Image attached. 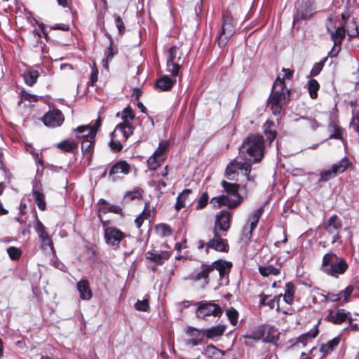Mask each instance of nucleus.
Here are the masks:
<instances>
[{"mask_svg": "<svg viewBox=\"0 0 359 359\" xmlns=\"http://www.w3.org/2000/svg\"><path fill=\"white\" fill-rule=\"evenodd\" d=\"M135 308L137 311H148L150 309L148 299L137 300L135 304Z\"/></svg>", "mask_w": 359, "mask_h": 359, "instance_id": "13d9d810", "label": "nucleus"}, {"mask_svg": "<svg viewBox=\"0 0 359 359\" xmlns=\"http://www.w3.org/2000/svg\"><path fill=\"white\" fill-rule=\"evenodd\" d=\"M130 172V165L125 160L116 161L111 168L109 176L111 177L116 174L128 175Z\"/></svg>", "mask_w": 359, "mask_h": 359, "instance_id": "4be33fe9", "label": "nucleus"}, {"mask_svg": "<svg viewBox=\"0 0 359 359\" xmlns=\"http://www.w3.org/2000/svg\"><path fill=\"white\" fill-rule=\"evenodd\" d=\"M214 238L210 239L207 243V250L210 248L214 249L217 252H227L229 249L227 241L222 238L219 232H213Z\"/></svg>", "mask_w": 359, "mask_h": 359, "instance_id": "dca6fc26", "label": "nucleus"}, {"mask_svg": "<svg viewBox=\"0 0 359 359\" xmlns=\"http://www.w3.org/2000/svg\"><path fill=\"white\" fill-rule=\"evenodd\" d=\"M57 148L65 153H72L77 149L78 144L74 142H70L68 140H64L57 144Z\"/></svg>", "mask_w": 359, "mask_h": 359, "instance_id": "37998d69", "label": "nucleus"}, {"mask_svg": "<svg viewBox=\"0 0 359 359\" xmlns=\"http://www.w3.org/2000/svg\"><path fill=\"white\" fill-rule=\"evenodd\" d=\"M342 227V222L337 215H332L323 223V228L326 232L332 236V244L337 242L341 243L339 231Z\"/></svg>", "mask_w": 359, "mask_h": 359, "instance_id": "6e6552de", "label": "nucleus"}, {"mask_svg": "<svg viewBox=\"0 0 359 359\" xmlns=\"http://www.w3.org/2000/svg\"><path fill=\"white\" fill-rule=\"evenodd\" d=\"M320 324V321L314 326L313 328L310 330L309 332L300 335L296 339V341L294 343V345L301 343L303 346H306L308 343V341L311 339L316 338L319 334L318 325Z\"/></svg>", "mask_w": 359, "mask_h": 359, "instance_id": "bb28decb", "label": "nucleus"}, {"mask_svg": "<svg viewBox=\"0 0 359 359\" xmlns=\"http://www.w3.org/2000/svg\"><path fill=\"white\" fill-rule=\"evenodd\" d=\"M340 342V337H336L320 346V351L325 355L330 353Z\"/></svg>", "mask_w": 359, "mask_h": 359, "instance_id": "e433bc0d", "label": "nucleus"}, {"mask_svg": "<svg viewBox=\"0 0 359 359\" xmlns=\"http://www.w3.org/2000/svg\"><path fill=\"white\" fill-rule=\"evenodd\" d=\"M278 340H279L278 334L272 335V336L268 334L266 337L264 336L263 337L262 341L265 342V343L272 344L277 346V343H278Z\"/></svg>", "mask_w": 359, "mask_h": 359, "instance_id": "052dcab7", "label": "nucleus"}, {"mask_svg": "<svg viewBox=\"0 0 359 359\" xmlns=\"http://www.w3.org/2000/svg\"><path fill=\"white\" fill-rule=\"evenodd\" d=\"M35 230H36V233H38L39 238L46 237L47 236H49V234L46 231V226L39 219V218L37 217H36Z\"/></svg>", "mask_w": 359, "mask_h": 359, "instance_id": "4d7b16f0", "label": "nucleus"}, {"mask_svg": "<svg viewBox=\"0 0 359 359\" xmlns=\"http://www.w3.org/2000/svg\"><path fill=\"white\" fill-rule=\"evenodd\" d=\"M226 326L224 325H217L207 329L205 332V336L208 339H213L215 337H221L224 334Z\"/></svg>", "mask_w": 359, "mask_h": 359, "instance_id": "72a5a7b5", "label": "nucleus"}, {"mask_svg": "<svg viewBox=\"0 0 359 359\" xmlns=\"http://www.w3.org/2000/svg\"><path fill=\"white\" fill-rule=\"evenodd\" d=\"M294 295V286L292 282H288L285 285V292L284 294V300L286 303L292 304Z\"/></svg>", "mask_w": 359, "mask_h": 359, "instance_id": "09e8293b", "label": "nucleus"}, {"mask_svg": "<svg viewBox=\"0 0 359 359\" xmlns=\"http://www.w3.org/2000/svg\"><path fill=\"white\" fill-rule=\"evenodd\" d=\"M265 335V330L262 327H257L255 328L250 334L245 335L244 338L246 339H252L258 341L263 339Z\"/></svg>", "mask_w": 359, "mask_h": 359, "instance_id": "49530a36", "label": "nucleus"}, {"mask_svg": "<svg viewBox=\"0 0 359 359\" xmlns=\"http://www.w3.org/2000/svg\"><path fill=\"white\" fill-rule=\"evenodd\" d=\"M76 285L81 299L88 300L92 297L93 294L88 280H81L77 283Z\"/></svg>", "mask_w": 359, "mask_h": 359, "instance_id": "cd10ccee", "label": "nucleus"}, {"mask_svg": "<svg viewBox=\"0 0 359 359\" xmlns=\"http://www.w3.org/2000/svg\"><path fill=\"white\" fill-rule=\"evenodd\" d=\"M97 77H98V70L97 68L94 67L92 69L88 84L93 86L95 84V83L97 81Z\"/></svg>", "mask_w": 359, "mask_h": 359, "instance_id": "0e129e2a", "label": "nucleus"}, {"mask_svg": "<svg viewBox=\"0 0 359 359\" xmlns=\"http://www.w3.org/2000/svg\"><path fill=\"white\" fill-rule=\"evenodd\" d=\"M102 125V119L100 116H98L93 125L86 124L79 126L78 127L73 128L72 132L74 133H83L88 132L90 137L92 139H96L97 131Z\"/></svg>", "mask_w": 359, "mask_h": 359, "instance_id": "a211bd4d", "label": "nucleus"}, {"mask_svg": "<svg viewBox=\"0 0 359 359\" xmlns=\"http://www.w3.org/2000/svg\"><path fill=\"white\" fill-rule=\"evenodd\" d=\"M226 314L229 320L230 321V323L232 325L236 326L238 323V319L239 316L238 311L233 307H231L230 309H226Z\"/></svg>", "mask_w": 359, "mask_h": 359, "instance_id": "603ef678", "label": "nucleus"}, {"mask_svg": "<svg viewBox=\"0 0 359 359\" xmlns=\"http://www.w3.org/2000/svg\"><path fill=\"white\" fill-rule=\"evenodd\" d=\"M7 253L10 259L14 261L18 260L22 255L21 250L19 248L14 246L9 247L7 249Z\"/></svg>", "mask_w": 359, "mask_h": 359, "instance_id": "6e6d98bb", "label": "nucleus"}, {"mask_svg": "<svg viewBox=\"0 0 359 359\" xmlns=\"http://www.w3.org/2000/svg\"><path fill=\"white\" fill-rule=\"evenodd\" d=\"M327 60V57H325L319 62L315 63L314 65L313 66V68L311 69V70L310 72L309 76L311 77L318 76L322 71Z\"/></svg>", "mask_w": 359, "mask_h": 359, "instance_id": "864d4df0", "label": "nucleus"}, {"mask_svg": "<svg viewBox=\"0 0 359 359\" xmlns=\"http://www.w3.org/2000/svg\"><path fill=\"white\" fill-rule=\"evenodd\" d=\"M327 32L331 34V39L334 42V46H341L346 36V30L343 26L338 27L335 31H331L327 26Z\"/></svg>", "mask_w": 359, "mask_h": 359, "instance_id": "c85d7f7f", "label": "nucleus"}, {"mask_svg": "<svg viewBox=\"0 0 359 359\" xmlns=\"http://www.w3.org/2000/svg\"><path fill=\"white\" fill-rule=\"evenodd\" d=\"M212 271L216 269L219 271L220 277H224L226 273V269L230 270L233 264L230 262H226L222 259L215 261L211 265Z\"/></svg>", "mask_w": 359, "mask_h": 359, "instance_id": "7c9ffc66", "label": "nucleus"}, {"mask_svg": "<svg viewBox=\"0 0 359 359\" xmlns=\"http://www.w3.org/2000/svg\"><path fill=\"white\" fill-rule=\"evenodd\" d=\"M109 44L107 50L104 52V58L102 61V64L104 68L108 69L109 64L112 61L114 57L118 54V49L116 45L114 43L111 36L109 35Z\"/></svg>", "mask_w": 359, "mask_h": 359, "instance_id": "6ab92c4d", "label": "nucleus"}, {"mask_svg": "<svg viewBox=\"0 0 359 359\" xmlns=\"http://www.w3.org/2000/svg\"><path fill=\"white\" fill-rule=\"evenodd\" d=\"M155 229L161 237H168L172 234V228L165 223L157 224Z\"/></svg>", "mask_w": 359, "mask_h": 359, "instance_id": "8fccbe9b", "label": "nucleus"}, {"mask_svg": "<svg viewBox=\"0 0 359 359\" xmlns=\"http://www.w3.org/2000/svg\"><path fill=\"white\" fill-rule=\"evenodd\" d=\"M40 239L41 241V245L43 248H46L47 246H49L50 248L53 247V243L50 236L40 238Z\"/></svg>", "mask_w": 359, "mask_h": 359, "instance_id": "774afa93", "label": "nucleus"}, {"mask_svg": "<svg viewBox=\"0 0 359 359\" xmlns=\"http://www.w3.org/2000/svg\"><path fill=\"white\" fill-rule=\"evenodd\" d=\"M259 271L260 274L264 277H267L270 275L277 276L280 273V269L276 268L272 265H269L266 266H259Z\"/></svg>", "mask_w": 359, "mask_h": 359, "instance_id": "de8ad7c7", "label": "nucleus"}, {"mask_svg": "<svg viewBox=\"0 0 359 359\" xmlns=\"http://www.w3.org/2000/svg\"><path fill=\"white\" fill-rule=\"evenodd\" d=\"M195 304L197 306L196 315L198 318L203 319L210 316L220 317L222 315V308L212 302L203 300L196 302Z\"/></svg>", "mask_w": 359, "mask_h": 359, "instance_id": "423d86ee", "label": "nucleus"}, {"mask_svg": "<svg viewBox=\"0 0 359 359\" xmlns=\"http://www.w3.org/2000/svg\"><path fill=\"white\" fill-rule=\"evenodd\" d=\"M264 133L266 136L267 140L271 142H273L276 136L277 133L275 130V124L271 121H266L264 125Z\"/></svg>", "mask_w": 359, "mask_h": 359, "instance_id": "79ce46f5", "label": "nucleus"}, {"mask_svg": "<svg viewBox=\"0 0 359 359\" xmlns=\"http://www.w3.org/2000/svg\"><path fill=\"white\" fill-rule=\"evenodd\" d=\"M170 253L168 251H163L161 253H154L149 251L146 254V259L154 262L156 265H163L165 260L170 257Z\"/></svg>", "mask_w": 359, "mask_h": 359, "instance_id": "a878e982", "label": "nucleus"}, {"mask_svg": "<svg viewBox=\"0 0 359 359\" xmlns=\"http://www.w3.org/2000/svg\"><path fill=\"white\" fill-rule=\"evenodd\" d=\"M264 207L262 206L259 208L257 209L252 213V215L250 216V230H249L250 236H252L253 231L257 227V224L259 221V219L264 213Z\"/></svg>", "mask_w": 359, "mask_h": 359, "instance_id": "a19ab883", "label": "nucleus"}, {"mask_svg": "<svg viewBox=\"0 0 359 359\" xmlns=\"http://www.w3.org/2000/svg\"><path fill=\"white\" fill-rule=\"evenodd\" d=\"M116 130L111 133V140L109 142V147L114 153L121 152L123 149V145L120 140L116 139Z\"/></svg>", "mask_w": 359, "mask_h": 359, "instance_id": "c03bdc74", "label": "nucleus"}, {"mask_svg": "<svg viewBox=\"0 0 359 359\" xmlns=\"http://www.w3.org/2000/svg\"><path fill=\"white\" fill-rule=\"evenodd\" d=\"M212 271V266L210 265L203 264L201 266V271L199 272H194L190 275V279L194 281L203 280L206 284L209 283V274Z\"/></svg>", "mask_w": 359, "mask_h": 359, "instance_id": "393cba45", "label": "nucleus"}, {"mask_svg": "<svg viewBox=\"0 0 359 359\" xmlns=\"http://www.w3.org/2000/svg\"><path fill=\"white\" fill-rule=\"evenodd\" d=\"M324 298L326 302L339 303V298L338 296L337 295V293L327 292V294L325 295Z\"/></svg>", "mask_w": 359, "mask_h": 359, "instance_id": "338daca9", "label": "nucleus"}, {"mask_svg": "<svg viewBox=\"0 0 359 359\" xmlns=\"http://www.w3.org/2000/svg\"><path fill=\"white\" fill-rule=\"evenodd\" d=\"M181 46H171V49L172 50L174 54L176 55V58H177V60H179V61L181 62H182V55H183V52L180 48Z\"/></svg>", "mask_w": 359, "mask_h": 359, "instance_id": "69168bd1", "label": "nucleus"}, {"mask_svg": "<svg viewBox=\"0 0 359 359\" xmlns=\"http://www.w3.org/2000/svg\"><path fill=\"white\" fill-rule=\"evenodd\" d=\"M75 137L77 140H82L81 142V151L87 160L90 162L92 159L94 148L95 144V139L90 137L89 134L80 135V133H75Z\"/></svg>", "mask_w": 359, "mask_h": 359, "instance_id": "f8f14e48", "label": "nucleus"}, {"mask_svg": "<svg viewBox=\"0 0 359 359\" xmlns=\"http://www.w3.org/2000/svg\"><path fill=\"white\" fill-rule=\"evenodd\" d=\"M32 196L39 209L45 211L46 210V203L44 194L38 189H33Z\"/></svg>", "mask_w": 359, "mask_h": 359, "instance_id": "c9c22d12", "label": "nucleus"}, {"mask_svg": "<svg viewBox=\"0 0 359 359\" xmlns=\"http://www.w3.org/2000/svg\"><path fill=\"white\" fill-rule=\"evenodd\" d=\"M232 214L226 210H221L215 217L213 232H226L231 226Z\"/></svg>", "mask_w": 359, "mask_h": 359, "instance_id": "9b49d317", "label": "nucleus"}, {"mask_svg": "<svg viewBox=\"0 0 359 359\" xmlns=\"http://www.w3.org/2000/svg\"><path fill=\"white\" fill-rule=\"evenodd\" d=\"M193 192L191 189H184L177 197L175 208L176 210L179 211L184 208L186 205V201L188 196Z\"/></svg>", "mask_w": 359, "mask_h": 359, "instance_id": "4c0bfd02", "label": "nucleus"}, {"mask_svg": "<svg viewBox=\"0 0 359 359\" xmlns=\"http://www.w3.org/2000/svg\"><path fill=\"white\" fill-rule=\"evenodd\" d=\"M20 100L18 102V105H20L22 104V102L24 101H28L30 102H36L39 101V97L36 95L31 94L25 90H22L20 92Z\"/></svg>", "mask_w": 359, "mask_h": 359, "instance_id": "3c124183", "label": "nucleus"}, {"mask_svg": "<svg viewBox=\"0 0 359 359\" xmlns=\"http://www.w3.org/2000/svg\"><path fill=\"white\" fill-rule=\"evenodd\" d=\"M351 165L347 157L343 158L338 163L333 164L330 169L323 170L320 173L318 182H327L334 178L337 175L343 173Z\"/></svg>", "mask_w": 359, "mask_h": 359, "instance_id": "0eeeda50", "label": "nucleus"}, {"mask_svg": "<svg viewBox=\"0 0 359 359\" xmlns=\"http://www.w3.org/2000/svg\"><path fill=\"white\" fill-rule=\"evenodd\" d=\"M236 33V24L232 15L226 12L222 15V25L215 37V41L220 48H224Z\"/></svg>", "mask_w": 359, "mask_h": 359, "instance_id": "20e7f679", "label": "nucleus"}, {"mask_svg": "<svg viewBox=\"0 0 359 359\" xmlns=\"http://www.w3.org/2000/svg\"><path fill=\"white\" fill-rule=\"evenodd\" d=\"M209 195L207 191L203 192L197 201V205L196 207V210L204 209L208 203Z\"/></svg>", "mask_w": 359, "mask_h": 359, "instance_id": "5fc2aeb1", "label": "nucleus"}, {"mask_svg": "<svg viewBox=\"0 0 359 359\" xmlns=\"http://www.w3.org/2000/svg\"><path fill=\"white\" fill-rule=\"evenodd\" d=\"M316 8L313 0H307L302 3L297 9L294 16L295 20H307L316 12Z\"/></svg>", "mask_w": 359, "mask_h": 359, "instance_id": "4468645a", "label": "nucleus"}, {"mask_svg": "<svg viewBox=\"0 0 359 359\" xmlns=\"http://www.w3.org/2000/svg\"><path fill=\"white\" fill-rule=\"evenodd\" d=\"M348 314L344 309H338L336 312L330 310L325 320L334 325H341L346 321Z\"/></svg>", "mask_w": 359, "mask_h": 359, "instance_id": "aec40b11", "label": "nucleus"}, {"mask_svg": "<svg viewBox=\"0 0 359 359\" xmlns=\"http://www.w3.org/2000/svg\"><path fill=\"white\" fill-rule=\"evenodd\" d=\"M205 354L209 359H222L224 352L213 344H209L205 349Z\"/></svg>", "mask_w": 359, "mask_h": 359, "instance_id": "ea45409f", "label": "nucleus"}, {"mask_svg": "<svg viewBox=\"0 0 359 359\" xmlns=\"http://www.w3.org/2000/svg\"><path fill=\"white\" fill-rule=\"evenodd\" d=\"M241 149L253 157V163H259L264 157V140L262 135L253 134L246 138Z\"/></svg>", "mask_w": 359, "mask_h": 359, "instance_id": "7ed1b4c3", "label": "nucleus"}, {"mask_svg": "<svg viewBox=\"0 0 359 359\" xmlns=\"http://www.w3.org/2000/svg\"><path fill=\"white\" fill-rule=\"evenodd\" d=\"M168 147L169 142L168 141L160 142L158 148L147 161L149 167L151 169L156 170V168L161 166V165L165 160V158H162V156L167 151Z\"/></svg>", "mask_w": 359, "mask_h": 359, "instance_id": "9d476101", "label": "nucleus"}, {"mask_svg": "<svg viewBox=\"0 0 359 359\" xmlns=\"http://www.w3.org/2000/svg\"><path fill=\"white\" fill-rule=\"evenodd\" d=\"M144 190L138 187H135L132 191H128L123 196V201L130 202L136 199L140 200L142 198Z\"/></svg>", "mask_w": 359, "mask_h": 359, "instance_id": "f704fd0d", "label": "nucleus"}, {"mask_svg": "<svg viewBox=\"0 0 359 359\" xmlns=\"http://www.w3.org/2000/svg\"><path fill=\"white\" fill-rule=\"evenodd\" d=\"M320 269L325 275L339 278L346 273L349 264L344 257L338 256L333 250H330L323 255Z\"/></svg>", "mask_w": 359, "mask_h": 359, "instance_id": "f03ea898", "label": "nucleus"}, {"mask_svg": "<svg viewBox=\"0 0 359 359\" xmlns=\"http://www.w3.org/2000/svg\"><path fill=\"white\" fill-rule=\"evenodd\" d=\"M175 82V79H171L168 75H163L156 80L154 88L158 91H170Z\"/></svg>", "mask_w": 359, "mask_h": 359, "instance_id": "412c9836", "label": "nucleus"}, {"mask_svg": "<svg viewBox=\"0 0 359 359\" xmlns=\"http://www.w3.org/2000/svg\"><path fill=\"white\" fill-rule=\"evenodd\" d=\"M221 185L224 189V191L226 193L227 196L231 195L236 196V199L243 198L241 195L238 193L240 184L236 183H231L226 180H222L221 182Z\"/></svg>", "mask_w": 359, "mask_h": 359, "instance_id": "c756f323", "label": "nucleus"}, {"mask_svg": "<svg viewBox=\"0 0 359 359\" xmlns=\"http://www.w3.org/2000/svg\"><path fill=\"white\" fill-rule=\"evenodd\" d=\"M144 219H148L151 217L150 205L149 202L145 203L143 211L139 215Z\"/></svg>", "mask_w": 359, "mask_h": 359, "instance_id": "e2e57ef3", "label": "nucleus"}, {"mask_svg": "<svg viewBox=\"0 0 359 359\" xmlns=\"http://www.w3.org/2000/svg\"><path fill=\"white\" fill-rule=\"evenodd\" d=\"M40 74L36 69H27L22 74L25 83L29 86H33L38 80Z\"/></svg>", "mask_w": 359, "mask_h": 359, "instance_id": "473e14b6", "label": "nucleus"}, {"mask_svg": "<svg viewBox=\"0 0 359 359\" xmlns=\"http://www.w3.org/2000/svg\"><path fill=\"white\" fill-rule=\"evenodd\" d=\"M123 120V122L118 123L116 126V130H119L123 137L125 138V140H127L129 137H130L133 133H134V130H135V127L133 125V123H131V121L133 120H130V119H122Z\"/></svg>", "mask_w": 359, "mask_h": 359, "instance_id": "b1692460", "label": "nucleus"}, {"mask_svg": "<svg viewBox=\"0 0 359 359\" xmlns=\"http://www.w3.org/2000/svg\"><path fill=\"white\" fill-rule=\"evenodd\" d=\"M135 116L133 112V110L130 106H128L125 107L123 110V114L121 116L122 119H130V120H134Z\"/></svg>", "mask_w": 359, "mask_h": 359, "instance_id": "bf43d9fd", "label": "nucleus"}, {"mask_svg": "<svg viewBox=\"0 0 359 359\" xmlns=\"http://www.w3.org/2000/svg\"><path fill=\"white\" fill-rule=\"evenodd\" d=\"M290 94L291 90L286 88L284 79L278 76L267 100V105L273 114L281 116L284 114L285 107L290 100Z\"/></svg>", "mask_w": 359, "mask_h": 359, "instance_id": "f257e3e1", "label": "nucleus"}, {"mask_svg": "<svg viewBox=\"0 0 359 359\" xmlns=\"http://www.w3.org/2000/svg\"><path fill=\"white\" fill-rule=\"evenodd\" d=\"M98 218L104 228V238L106 243L114 248H118L121 241L126 237V234L119 229L114 226H107L109 221L104 220L102 215Z\"/></svg>", "mask_w": 359, "mask_h": 359, "instance_id": "39448f33", "label": "nucleus"}, {"mask_svg": "<svg viewBox=\"0 0 359 359\" xmlns=\"http://www.w3.org/2000/svg\"><path fill=\"white\" fill-rule=\"evenodd\" d=\"M189 338L186 340V344L191 346H196L203 344L204 340V332L194 327L188 326L185 330Z\"/></svg>", "mask_w": 359, "mask_h": 359, "instance_id": "2eb2a0df", "label": "nucleus"}, {"mask_svg": "<svg viewBox=\"0 0 359 359\" xmlns=\"http://www.w3.org/2000/svg\"><path fill=\"white\" fill-rule=\"evenodd\" d=\"M243 166V162L237 161L236 160L231 161L226 166L225 170V177L229 180H233V175L236 173L237 170H241Z\"/></svg>", "mask_w": 359, "mask_h": 359, "instance_id": "2f4dec72", "label": "nucleus"}, {"mask_svg": "<svg viewBox=\"0 0 359 359\" xmlns=\"http://www.w3.org/2000/svg\"><path fill=\"white\" fill-rule=\"evenodd\" d=\"M307 89L311 99H316L318 96V91L320 89V84L315 79H310L308 81Z\"/></svg>", "mask_w": 359, "mask_h": 359, "instance_id": "a18cd8bd", "label": "nucleus"}, {"mask_svg": "<svg viewBox=\"0 0 359 359\" xmlns=\"http://www.w3.org/2000/svg\"><path fill=\"white\" fill-rule=\"evenodd\" d=\"M114 18H115L116 25L117 29H118L119 33L120 34L123 33L126 27H125V25H124V22H123L122 18L119 15H114Z\"/></svg>", "mask_w": 359, "mask_h": 359, "instance_id": "680f3d73", "label": "nucleus"}, {"mask_svg": "<svg viewBox=\"0 0 359 359\" xmlns=\"http://www.w3.org/2000/svg\"><path fill=\"white\" fill-rule=\"evenodd\" d=\"M243 198L239 199H231L227 195H221L210 199V204L214 208L226 206L229 209H235L242 203Z\"/></svg>", "mask_w": 359, "mask_h": 359, "instance_id": "ddd939ff", "label": "nucleus"}, {"mask_svg": "<svg viewBox=\"0 0 359 359\" xmlns=\"http://www.w3.org/2000/svg\"><path fill=\"white\" fill-rule=\"evenodd\" d=\"M354 290L353 285H348L344 290L337 293L339 298L338 306H343L350 300V297Z\"/></svg>", "mask_w": 359, "mask_h": 359, "instance_id": "58836bf2", "label": "nucleus"}, {"mask_svg": "<svg viewBox=\"0 0 359 359\" xmlns=\"http://www.w3.org/2000/svg\"><path fill=\"white\" fill-rule=\"evenodd\" d=\"M176 57L172 50L170 48L167 53L166 66L167 72H170L173 77L179 76L180 71L182 67V63H180Z\"/></svg>", "mask_w": 359, "mask_h": 359, "instance_id": "f3484780", "label": "nucleus"}, {"mask_svg": "<svg viewBox=\"0 0 359 359\" xmlns=\"http://www.w3.org/2000/svg\"><path fill=\"white\" fill-rule=\"evenodd\" d=\"M97 204L102 206L99 209L98 215H101V214H107V212L122 214V208L120 206L114 204L109 205V202L104 198L100 199Z\"/></svg>", "mask_w": 359, "mask_h": 359, "instance_id": "5701e85b", "label": "nucleus"}, {"mask_svg": "<svg viewBox=\"0 0 359 359\" xmlns=\"http://www.w3.org/2000/svg\"><path fill=\"white\" fill-rule=\"evenodd\" d=\"M41 121L43 124L49 128H57L62 125L65 121V116L58 109H53L46 112Z\"/></svg>", "mask_w": 359, "mask_h": 359, "instance_id": "1a4fd4ad", "label": "nucleus"}]
</instances>
